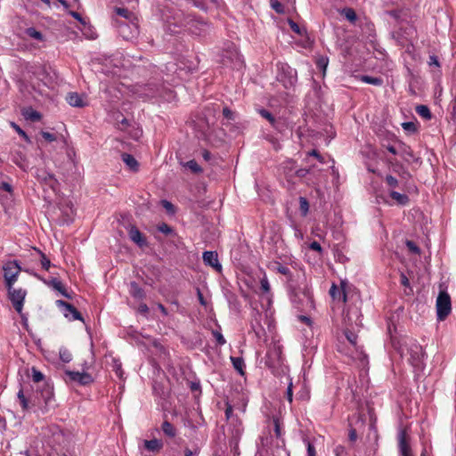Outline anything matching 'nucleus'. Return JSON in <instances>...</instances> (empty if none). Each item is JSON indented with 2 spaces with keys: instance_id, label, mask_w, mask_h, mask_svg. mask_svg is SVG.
<instances>
[{
  "instance_id": "f257e3e1",
  "label": "nucleus",
  "mask_w": 456,
  "mask_h": 456,
  "mask_svg": "<svg viewBox=\"0 0 456 456\" xmlns=\"http://www.w3.org/2000/svg\"><path fill=\"white\" fill-rule=\"evenodd\" d=\"M391 344L401 357L409 355L408 362L416 371L424 370L425 353L422 346L416 340L409 338H397L396 337H391Z\"/></svg>"
},
{
  "instance_id": "f03ea898",
  "label": "nucleus",
  "mask_w": 456,
  "mask_h": 456,
  "mask_svg": "<svg viewBox=\"0 0 456 456\" xmlns=\"http://www.w3.org/2000/svg\"><path fill=\"white\" fill-rule=\"evenodd\" d=\"M362 298L358 290L354 292L350 297L347 303H345L346 309L344 310L343 323L344 325H351L354 328L361 329L362 327Z\"/></svg>"
},
{
  "instance_id": "7ed1b4c3",
  "label": "nucleus",
  "mask_w": 456,
  "mask_h": 456,
  "mask_svg": "<svg viewBox=\"0 0 456 456\" xmlns=\"http://www.w3.org/2000/svg\"><path fill=\"white\" fill-rule=\"evenodd\" d=\"M219 61L232 69H240L243 67V61L232 44L222 51Z\"/></svg>"
},
{
  "instance_id": "20e7f679",
  "label": "nucleus",
  "mask_w": 456,
  "mask_h": 456,
  "mask_svg": "<svg viewBox=\"0 0 456 456\" xmlns=\"http://www.w3.org/2000/svg\"><path fill=\"white\" fill-rule=\"evenodd\" d=\"M436 316L438 321H444L452 312L451 297L445 289H440L436 298Z\"/></svg>"
},
{
  "instance_id": "39448f33",
  "label": "nucleus",
  "mask_w": 456,
  "mask_h": 456,
  "mask_svg": "<svg viewBox=\"0 0 456 456\" xmlns=\"http://www.w3.org/2000/svg\"><path fill=\"white\" fill-rule=\"evenodd\" d=\"M357 289L353 286L349 285L346 280H341L340 288H338L335 283H332L330 295L333 299L341 300L343 303H347L350 297L355 292Z\"/></svg>"
},
{
  "instance_id": "423d86ee",
  "label": "nucleus",
  "mask_w": 456,
  "mask_h": 456,
  "mask_svg": "<svg viewBox=\"0 0 456 456\" xmlns=\"http://www.w3.org/2000/svg\"><path fill=\"white\" fill-rule=\"evenodd\" d=\"M33 394L35 398L40 402V406H37V408L47 411L53 399V387L45 382L42 387L38 386Z\"/></svg>"
},
{
  "instance_id": "0eeeda50",
  "label": "nucleus",
  "mask_w": 456,
  "mask_h": 456,
  "mask_svg": "<svg viewBox=\"0 0 456 456\" xmlns=\"http://www.w3.org/2000/svg\"><path fill=\"white\" fill-rule=\"evenodd\" d=\"M277 75V79L282 83L285 88L292 87L297 82V71L287 64H282Z\"/></svg>"
},
{
  "instance_id": "6e6552de",
  "label": "nucleus",
  "mask_w": 456,
  "mask_h": 456,
  "mask_svg": "<svg viewBox=\"0 0 456 456\" xmlns=\"http://www.w3.org/2000/svg\"><path fill=\"white\" fill-rule=\"evenodd\" d=\"M17 398L23 411H28L32 408L40 406V402L35 398L34 394L27 395V392L21 386L17 393Z\"/></svg>"
},
{
  "instance_id": "1a4fd4ad",
  "label": "nucleus",
  "mask_w": 456,
  "mask_h": 456,
  "mask_svg": "<svg viewBox=\"0 0 456 456\" xmlns=\"http://www.w3.org/2000/svg\"><path fill=\"white\" fill-rule=\"evenodd\" d=\"M27 291L23 289H16L8 293V298L12 302L14 309L23 318L22 308Z\"/></svg>"
},
{
  "instance_id": "9d476101",
  "label": "nucleus",
  "mask_w": 456,
  "mask_h": 456,
  "mask_svg": "<svg viewBox=\"0 0 456 456\" xmlns=\"http://www.w3.org/2000/svg\"><path fill=\"white\" fill-rule=\"evenodd\" d=\"M65 375L69 381L77 382L81 386H87L94 382L92 375L87 372L66 370Z\"/></svg>"
},
{
  "instance_id": "9b49d317",
  "label": "nucleus",
  "mask_w": 456,
  "mask_h": 456,
  "mask_svg": "<svg viewBox=\"0 0 456 456\" xmlns=\"http://www.w3.org/2000/svg\"><path fill=\"white\" fill-rule=\"evenodd\" d=\"M37 279L41 280L45 284H46L49 287H52L53 289L59 291L63 297L71 299L72 296L69 294L61 281H59L57 278H51L50 280H45L42 278L41 276L37 275V273H33Z\"/></svg>"
},
{
  "instance_id": "f8f14e48",
  "label": "nucleus",
  "mask_w": 456,
  "mask_h": 456,
  "mask_svg": "<svg viewBox=\"0 0 456 456\" xmlns=\"http://www.w3.org/2000/svg\"><path fill=\"white\" fill-rule=\"evenodd\" d=\"M398 446L403 456H412L406 429H401L398 434Z\"/></svg>"
},
{
  "instance_id": "ddd939ff",
  "label": "nucleus",
  "mask_w": 456,
  "mask_h": 456,
  "mask_svg": "<svg viewBox=\"0 0 456 456\" xmlns=\"http://www.w3.org/2000/svg\"><path fill=\"white\" fill-rule=\"evenodd\" d=\"M399 154L408 163H420L421 162L420 159L414 155L411 148L409 145H407L402 142H400V143H399Z\"/></svg>"
},
{
  "instance_id": "4468645a",
  "label": "nucleus",
  "mask_w": 456,
  "mask_h": 456,
  "mask_svg": "<svg viewBox=\"0 0 456 456\" xmlns=\"http://www.w3.org/2000/svg\"><path fill=\"white\" fill-rule=\"evenodd\" d=\"M130 240L134 242L138 247L144 248L148 247V241L146 237L139 231V229L132 225L128 231Z\"/></svg>"
},
{
  "instance_id": "2eb2a0df",
  "label": "nucleus",
  "mask_w": 456,
  "mask_h": 456,
  "mask_svg": "<svg viewBox=\"0 0 456 456\" xmlns=\"http://www.w3.org/2000/svg\"><path fill=\"white\" fill-rule=\"evenodd\" d=\"M56 305L59 307L63 308L66 312L64 313L65 317H68V313L72 314V320L76 321H84L83 316L80 312L77 311V309L71 304L59 299L56 301Z\"/></svg>"
},
{
  "instance_id": "dca6fc26",
  "label": "nucleus",
  "mask_w": 456,
  "mask_h": 456,
  "mask_svg": "<svg viewBox=\"0 0 456 456\" xmlns=\"http://www.w3.org/2000/svg\"><path fill=\"white\" fill-rule=\"evenodd\" d=\"M202 258L206 265L213 267L218 273L222 271V265L218 261V255L216 251H205Z\"/></svg>"
},
{
  "instance_id": "f3484780",
  "label": "nucleus",
  "mask_w": 456,
  "mask_h": 456,
  "mask_svg": "<svg viewBox=\"0 0 456 456\" xmlns=\"http://www.w3.org/2000/svg\"><path fill=\"white\" fill-rule=\"evenodd\" d=\"M388 163L391 165L393 171L396 173L401 179L410 180L411 178V174L398 160H388Z\"/></svg>"
},
{
  "instance_id": "a211bd4d",
  "label": "nucleus",
  "mask_w": 456,
  "mask_h": 456,
  "mask_svg": "<svg viewBox=\"0 0 456 456\" xmlns=\"http://www.w3.org/2000/svg\"><path fill=\"white\" fill-rule=\"evenodd\" d=\"M4 277L7 274L15 273V279H18L19 273L21 271V267L17 260H12L6 262L3 266Z\"/></svg>"
},
{
  "instance_id": "6ab92c4d",
  "label": "nucleus",
  "mask_w": 456,
  "mask_h": 456,
  "mask_svg": "<svg viewBox=\"0 0 456 456\" xmlns=\"http://www.w3.org/2000/svg\"><path fill=\"white\" fill-rule=\"evenodd\" d=\"M360 330V329L354 328V326L351 325H345L344 329V334L347 339V341L354 346L356 347L357 345V332Z\"/></svg>"
},
{
  "instance_id": "aec40b11",
  "label": "nucleus",
  "mask_w": 456,
  "mask_h": 456,
  "mask_svg": "<svg viewBox=\"0 0 456 456\" xmlns=\"http://www.w3.org/2000/svg\"><path fill=\"white\" fill-rule=\"evenodd\" d=\"M66 100L68 103L72 107L83 108L86 105V102L83 97L77 93H69L67 94Z\"/></svg>"
},
{
  "instance_id": "412c9836",
  "label": "nucleus",
  "mask_w": 456,
  "mask_h": 456,
  "mask_svg": "<svg viewBox=\"0 0 456 456\" xmlns=\"http://www.w3.org/2000/svg\"><path fill=\"white\" fill-rule=\"evenodd\" d=\"M21 115L25 119L30 120L32 122H38L42 118V114L34 110L32 107H26L21 110Z\"/></svg>"
},
{
  "instance_id": "4be33fe9",
  "label": "nucleus",
  "mask_w": 456,
  "mask_h": 456,
  "mask_svg": "<svg viewBox=\"0 0 456 456\" xmlns=\"http://www.w3.org/2000/svg\"><path fill=\"white\" fill-rule=\"evenodd\" d=\"M269 456H289V452L285 448L284 440L278 441L275 445H273L269 451Z\"/></svg>"
},
{
  "instance_id": "5701e85b",
  "label": "nucleus",
  "mask_w": 456,
  "mask_h": 456,
  "mask_svg": "<svg viewBox=\"0 0 456 456\" xmlns=\"http://www.w3.org/2000/svg\"><path fill=\"white\" fill-rule=\"evenodd\" d=\"M129 287V293L134 298L143 299L146 297L145 291L136 281H131Z\"/></svg>"
},
{
  "instance_id": "b1692460",
  "label": "nucleus",
  "mask_w": 456,
  "mask_h": 456,
  "mask_svg": "<svg viewBox=\"0 0 456 456\" xmlns=\"http://www.w3.org/2000/svg\"><path fill=\"white\" fill-rule=\"evenodd\" d=\"M236 422L238 424L234 425L233 428L232 429V436L230 440L231 444H238L243 431V428H241V422L238 419V418H236Z\"/></svg>"
},
{
  "instance_id": "393cba45",
  "label": "nucleus",
  "mask_w": 456,
  "mask_h": 456,
  "mask_svg": "<svg viewBox=\"0 0 456 456\" xmlns=\"http://www.w3.org/2000/svg\"><path fill=\"white\" fill-rule=\"evenodd\" d=\"M389 196L391 197V199L395 200L396 203L400 206H406L410 202V199H409L408 195H406L404 193H400L395 191H391L389 192Z\"/></svg>"
},
{
  "instance_id": "a878e982",
  "label": "nucleus",
  "mask_w": 456,
  "mask_h": 456,
  "mask_svg": "<svg viewBox=\"0 0 456 456\" xmlns=\"http://www.w3.org/2000/svg\"><path fill=\"white\" fill-rule=\"evenodd\" d=\"M122 160L129 167V168L133 171H137L139 167V163L135 159V158L129 153H123L121 155Z\"/></svg>"
},
{
  "instance_id": "bb28decb",
  "label": "nucleus",
  "mask_w": 456,
  "mask_h": 456,
  "mask_svg": "<svg viewBox=\"0 0 456 456\" xmlns=\"http://www.w3.org/2000/svg\"><path fill=\"white\" fill-rule=\"evenodd\" d=\"M37 179L41 182L45 183L53 189L57 183V180L54 178L53 175L46 173L45 171H43L42 174L37 175Z\"/></svg>"
},
{
  "instance_id": "cd10ccee",
  "label": "nucleus",
  "mask_w": 456,
  "mask_h": 456,
  "mask_svg": "<svg viewBox=\"0 0 456 456\" xmlns=\"http://www.w3.org/2000/svg\"><path fill=\"white\" fill-rule=\"evenodd\" d=\"M163 444L158 439L144 440V447L151 452H159Z\"/></svg>"
},
{
  "instance_id": "c85d7f7f",
  "label": "nucleus",
  "mask_w": 456,
  "mask_h": 456,
  "mask_svg": "<svg viewBox=\"0 0 456 456\" xmlns=\"http://www.w3.org/2000/svg\"><path fill=\"white\" fill-rule=\"evenodd\" d=\"M231 362L232 363L233 368L240 373V375L243 376L245 374L244 372V360L242 357H235L231 356Z\"/></svg>"
},
{
  "instance_id": "c756f323",
  "label": "nucleus",
  "mask_w": 456,
  "mask_h": 456,
  "mask_svg": "<svg viewBox=\"0 0 456 456\" xmlns=\"http://www.w3.org/2000/svg\"><path fill=\"white\" fill-rule=\"evenodd\" d=\"M340 14L343 15L348 21L354 23L357 20V15L355 11L351 7L343 8L340 11Z\"/></svg>"
},
{
  "instance_id": "7c9ffc66",
  "label": "nucleus",
  "mask_w": 456,
  "mask_h": 456,
  "mask_svg": "<svg viewBox=\"0 0 456 456\" xmlns=\"http://www.w3.org/2000/svg\"><path fill=\"white\" fill-rule=\"evenodd\" d=\"M161 429L163 431V433L168 436V437H175V435H176V429L167 420H165L163 423H162V426H161Z\"/></svg>"
},
{
  "instance_id": "2f4dec72",
  "label": "nucleus",
  "mask_w": 456,
  "mask_h": 456,
  "mask_svg": "<svg viewBox=\"0 0 456 456\" xmlns=\"http://www.w3.org/2000/svg\"><path fill=\"white\" fill-rule=\"evenodd\" d=\"M416 112L423 118L429 120L432 118V113L427 105H418L415 109Z\"/></svg>"
},
{
  "instance_id": "473e14b6",
  "label": "nucleus",
  "mask_w": 456,
  "mask_h": 456,
  "mask_svg": "<svg viewBox=\"0 0 456 456\" xmlns=\"http://www.w3.org/2000/svg\"><path fill=\"white\" fill-rule=\"evenodd\" d=\"M183 165L184 167L189 168L191 171V173H193V174L198 175V174L202 173V171H203L201 167L197 163V161L195 159H191Z\"/></svg>"
},
{
  "instance_id": "72a5a7b5",
  "label": "nucleus",
  "mask_w": 456,
  "mask_h": 456,
  "mask_svg": "<svg viewBox=\"0 0 456 456\" xmlns=\"http://www.w3.org/2000/svg\"><path fill=\"white\" fill-rule=\"evenodd\" d=\"M361 80L364 83L374 86H381L383 84V79L381 77H371L367 75L362 76Z\"/></svg>"
},
{
  "instance_id": "f704fd0d",
  "label": "nucleus",
  "mask_w": 456,
  "mask_h": 456,
  "mask_svg": "<svg viewBox=\"0 0 456 456\" xmlns=\"http://www.w3.org/2000/svg\"><path fill=\"white\" fill-rule=\"evenodd\" d=\"M259 114L261 115V117L267 119L273 127H274V128L277 127L276 126L277 121H276L274 116L270 111H268L265 109H261V110H259Z\"/></svg>"
},
{
  "instance_id": "c9c22d12",
  "label": "nucleus",
  "mask_w": 456,
  "mask_h": 456,
  "mask_svg": "<svg viewBox=\"0 0 456 456\" xmlns=\"http://www.w3.org/2000/svg\"><path fill=\"white\" fill-rule=\"evenodd\" d=\"M112 369L120 379H124V370L122 369V363L118 359H113Z\"/></svg>"
},
{
  "instance_id": "e433bc0d",
  "label": "nucleus",
  "mask_w": 456,
  "mask_h": 456,
  "mask_svg": "<svg viewBox=\"0 0 456 456\" xmlns=\"http://www.w3.org/2000/svg\"><path fill=\"white\" fill-rule=\"evenodd\" d=\"M288 23H289L291 30L293 32H295L296 34H297L299 36H304L305 34H306V29L305 28H301L299 27V25L296 21H294L293 20L289 19L288 20Z\"/></svg>"
},
{
  "instance_id": "4c0bfd02",
  "label": "nucleus",
  "mask_w": 456,
  "mask_h": 456,
  "mask_svg": "<svg viewBox=\"0 0 456 456\" xmlns=\"http://www.w3.org/2000/svg\"><path fill=\"white\" fill-rule=\"evenodd\" d=\"M4 283H5V287L7 289L8 293L11 292L12 290H14L15 289L13 288V284L17 281L15 279V273L7 274V276L4 277Z\"/></svg>"
},
{
  "instance_id": "58836bf2",
  "label": "nucleus",
  "mask_w": 456,
  "mask_h": 456,
  "mask_svg": "<svg viewBox=\"0 0 456 456\" xmlns=\"http://www.w3.org/2000/svg\"><path fill=\"white\" fill-rule=\"evenodd\" d=\"M299 209L303 216H306L309 211V202L306 198L299 197Z\"/></svg>"
},
{
  "instance_id": "ea45409f",
  "label": "nucleus",
  "mask_w": 456,
  "mask_h": 456,
  "mask_svg": "<svg viewBox=\"0 0 456 456\" xmlns=\"http://www.w3.org/2000/svg\"><path fill=\"white\" fill-rule=\"evenodd\" d=\"M26 34H27L28 37H32V38H35V39H37V40H39V41H42V40H43V38H44L43 34H42L40 31L37 30V29H36L35 28H33V27H31V28H28L26 29Z\"/></svg>"
},
{
  "instance_id": "a19ab883",
  "label": "nucleus",
  "mask_w": 456,
  "mask_h": 456,
  "mask_svg": "<svg viewBox=\"0 0 456 456\" xmlns=\"http://www.w3.org/2000/svg\"><path fill=\"white\" fill-rule=\"evenodd\" d=\"M31 378L35 383H39L45 379V375L36 367L31 368Z\"/></svg>"
},
{
  "instance_id": "79ce46f5",
  "label": "nucleus",
  "mask_w": 456,
  "mask_h": 456,
  "mask_svg": "<svg viewBox=\"0 0 456 456\" xmlns=\"http://www.w3.org/2000/svg\"><path fill=\"white\" fill-rule=\"evenodd\" d=\"M402 126L404 131L414 134L418 131V124L412 121L403 122Z\"/></svg>"
},
{
  "instance_id": "37998d69",
  "label": "nucleus",
  "mask_w": 456,
  "mask_h": 456,
  "mask_svg": "<svg viewBox=\"0 0 456 456\" xmlns=\"http://www.w3.org/2000/svg\"><path fill=\"white\" fill-rule=\"evenodd\" d=\"M276 271L279 273L285 275L288 278V281H292V273L287 266H284V265L277 263Z\"/></svg>"
},
{
  "instance_id": "c03bdc74",
  "label": "nucleus",
  "mask_w": 456,
  "mask_h": 456,
  "mask_svg": "<svg viewBox=\"0 0 456 456\" xmlns=\"http://www.w3.org/2000/svg\"><path fill=\"white\" fill-rule=\"evenodd\" d=\"M158 231L166 235L175 234L174 229L166 223H161L160 224H159Z\"/></svg>"
},
{
  "instance_id": "a18cd8bd",
  "label": "nucleus",
  "mask_w": 456,
  "mask_h": 456,
  "mask_svg": "<svg viewBox=\"0 0 456 456\" xmlns=\"http://www.w3.org/2000/svg\"><path fill=\"white\" fill-rule=\"evenodd\" d=\"M38 253L40 254V256H41L40 263H41L42 268L45 271H48L49 268L51 267L50 259L41 250H38Z\"/></svg>"
},
{
  "instance_id": "49530a36",
  "label": "nucleus",
  "mask_w": 456,
  "mask_h": 456,
  "mask_svg": "<svg viewBox=\"0 0 456 456\" xmlns=\"http://www.w3.org/2000/svg\"><path fill=\"white\" fill-rule=\"evenodd\" d=\"M212 335L216 341V346H221L226 343L225 338H224L223 334L219 330H212Z\"/></svg>"
},
{
  "instance_id": "de8ad7c7",
  "label": "nucleus",
  "mask_w": 456,
  "mask_h": 456,
  "mask_svg": "<svg viewBox=\"0 0 456 456\" xmlns=\"http://www.w3.org/2000/svg\"><path fill=\"white\" fill-rule=\"evenodd\" d=\"M271 7L279 14L284 13V6L278 0H270Z\"/></svg>"
},
{
  "instance_id": "09e8293b",
  "label": "nucleus",
  "mask_w": 456,
  "mask_h": 456,
  "mask_svg": "<svg viewBox=\"0 0 456 456\" xmlns=\"http://www.w3.org/2000/svg\"><path fill=\"white\" fill-rule=\"evenodd\" d=\"M328 63H329V59L327 57H324V56H321L316 61L317 68L322 69L323 72H325V70L327 69V66H328Z\"/></svg>"
},
{
  "instance_id": "8fccbe9b",
  "label": "nucleus",
  "mask_w": 456,
  "mask_h": 456,
  "mask_svg": "<svg viewBox=\"0 0 456 456\" xmlns=\"http://www.w3.org/2000/svg\"><path fill=\"white\" fill-rule=\"evenodd\" d=\"M260 289L265 294L269 293L271 290L269 281L265 275L260 281Z\"/></svg>"
},
{
  "instance_id": "3c124183",
  "label": "nucleus",
  "mask_w": 456,
  "mask_h": 456,
  "mask_svg": "<svg viewBox=\"0 0 456 456\" xmlns=\"http://www.w3.org/2000/svg\"><path fill=\"white\" fill-rule=\"evenodd\" d=\"M161 205L168 214L174 215L175 213V207L170 201L162 200Z\"/></svg>"
},
{
  "instance_id": "603ef678",
  "label": "nucleus",
  "mask_w": 456,
  "mask_h": 456,
  "mask_svg": "<svg viewBox=\"0 0 456 456\" xmlns=\"http://www.w3.org/2000/svg\"><path fill=\"white\" fill-rule=\"evenodd\" d=\"M273 426H274V434L276 438L281 442V428L280 424L279 419L275 418L273 419Z\"/></svg>"
},
{
  "instance_id": "864d4df0",
  "label": "nucleus",
  "mask_w": 456,
  "mask_h": 456,
  "mask_svg": "<svg viewBox=\"0 0 456 456\" xmlns=\"http://www.w3.org/2000/svg\"><path fill=\"white\" fill-rule=\"evenodd\" d=\"M304 442L306 444L307 456H316V450L314 444L306 438L304 439Z\"/></svg>"
},
{
  "instance_id": "5fc2aeb1",
  "label": "nucleus",
  "mask_w": 456,
  "mask_h": 456,
  "mask_svg": "<svg viewBox=\"0 0 456 456\" xmlns=\"http://www.w3.org/2000/svg\"><path fill=\"white\" fill-rule=\"evenodd\" d=\"M403 12V10H398V9L390 10L387 12L388 15L390 17L394 18L396 21L403 20V19L402 17Z\"/></svg>"
},
{
  "instance_id": "6e6d98bb",
  "label": "nucleus",
  "mask_w": 456,
  "mask_h": 456,
  "mask_svg": "<svg viewBox=\"0 0 456 456\" xmlns=\"http://www.w3.org/2000/svg\"><path fill=\"white\" fill-rule=\"evenodd\" d=\"M11 126L20 135L22 136L27 142H30L29 137L26 134V132L21 129L16 123L11 122Z\"/></svg>"
},
{
  "instance_id": "4d7b16f0",
  "label": "nucleus",
  "mask_w": 456,
  "mask_h": 456,
  "mask_svg": "<svg viewBox=\"0 0 456 456\" xmlns=\"http://www.w3.org/2000/svg\"><path fill=\"white\" fill-rule=\"evenodd\" d=\"M385 181H386V183L391 187V188H395L398 186L399 183H398V180L394 177L393 175H387L386 177H385Z\"/></svg>"
},
{
  "instance_id": "13d9d810",
  "label": "nucleus",
  "mask_w": 456,
  "mask_h": 456,
  "mask_svg": "<svg viewBox=\"0 0 456 456\" xmlns=\"http://www.w3.org/2000/svg\"><path fill=\"white\" fill-rule=\"evenodd\" d=\"M60 358L63 362H69L72 359L71 354L67 349H62L60 351Z\"/></svg>"
},
{
  "instance_id": "bf43d9fd",
  "label": "nucleus",
  "mask_w": 456,
  "mask_h": 456,
  "mask_svg": "<svg viewBox=\"0 0 456 456\" xmlns=\"http://www.w3.org/2000/svg\"><path fill=\"white\" fill-rule=\"evenodd\" d=\"M406 246L409 248V250L415 254L420 253V248L416 245V243L412 240H407Z\"/></svg>"
},
{
  "instance_id": "052dcab7",
  "label": "nucleus",
  "mask_w": 456,
  "mask_h": 456,
  "mask_svg": "<svg viewBox=\"0 0 456 456\" xmlns=\"http://www.w3.org/2000/svg\"><path fill=\"white\" fill-rule=\"evenodd\" d=\"M223 116L228 119V120H234L235 115L232 110H230L228 107H224L223 109Z\"/></svg>"
},
{
  "instance_id": "680f3d73",
  "label": "nucleus",
  "mask_w": 456,
  "mask_h": 456,
  "mask_svg": "<svg viewBox=\"0 0 456 456\" xmlns=\"http://www.w3.org/2000/svg\"><path fill=\"white\" fill-rule=\"evenodd\" d=\"M120 117L122 118L120 120L118 119V118H117L118 128L120 130H125L129 126V121L127 118H124L123 115H120Z\"/></svg>"
},
{
  "instance_id": "e2e57ef3",
  "label": "nucleus",
  "mask_w": 456,
  "mask_h": 456,
  "mask_svg": "<svg viewBox=\"0 0 456 456\" xmlns=\"http://www.w3.org/2000/svg\"><path fill=\"white\" fill-rule=\"evenodd\" d=\"M41 135H42V137H43L45 141H47V142H54V141H56V139H57L55 134H51V133H49V132H45V131H42V132H41Z\"/></svg>"
},
{
  "instance_id": "0e129e2a",
  "label": "nucleus",
  "mask_w": 456,
  "mask_h": 456,
  "mask_svg": "<svg viewBox=\"0 0 456 456\" xmlns=\"http://www.w3.org/2000/svg\"><path fill=\"white\" fill-rule=\"evenodd\" d=\"M292 387H293V384H292V381L290 380L289 383V386L287 387V391H286V398L288 399V401L289 403H291L292 400H293V390H292Z\"/></svg>"
},
{
  "instance_id": "69168bd1",
  "label": "nucleus",
  "mask_w": 456,
  "mask_h": 456,
  "mask_svg": "<svg viewBox=\"0 0 456 456\" xmlns=\"http://www.w3.org/2000/svg\"><path fill=\"white\" fill-rule=\"evenodd\" d=\"M116 13L121 17L128 18L130 12L126 8H116Z\"/></svg>"
},
{
  "instance_id": "338daca9",
  "label": "nucleus",
  "mask_w": 456,
  "mask_h": 456,
  "mask_svg": "<svg viewBox=\"0 0 456 456\" xmlns=\"http://www.w3.org/2000/svg\"><path fill=\"white\" fill-rule=\"evenodd\" d=\"M309 248H311L314 251H317L319 253L322 252V248L321 244L315 240L310 243Z\"/></svg>"
},
{
  "instance_id": "774afa93",
  "label": "nucleus",
  "mask_w": 456,
  "mask_h": 456,
  "mask_svg": "<svg viewBox=\"0 0 456 456\" xmlns=\"http://www.w3.org/2000/svg\"><path fill=\"white\" fill-rule=\"evenodd\" d=\"M334 452L336 456H344L346 454V449L344 446L338 445L334 449Z\"/></svg>"
}]
</instances>
